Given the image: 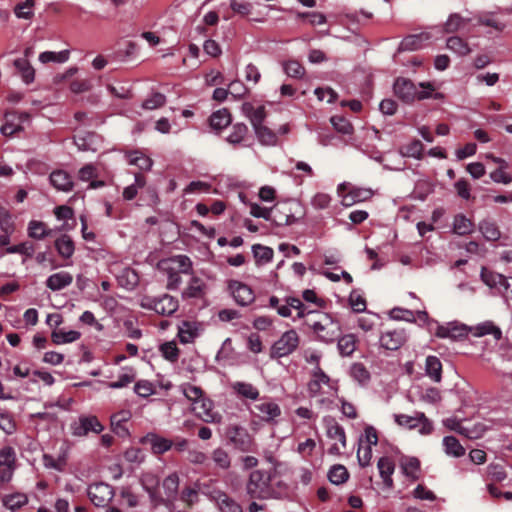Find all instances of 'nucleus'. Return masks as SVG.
<instances>
[{
  "instance_id": "nucleus-1",
  "label": "nucleus",
  "mask_w": 512,
  "mask_h": 512,
  "mask_svg": "<svg viewBox=\"0 0 512 512\" xmlns=\"http://www.w3.org/2000/svg\"><path fill=\"white\" fill-rule=\"evenodd\" d=\"M304 324L313 332L316 339L323 343H333L341 334V325L332 315L311 310L304 305Z\"/></svg>"
},
{
  "instance_id": "nucleus-2",
  "label": "nucleus",
  "mask_w": 512,
  "mask_h": 512,
  "mask_svg": "<svg viewBox=\"0 0 512 512\" xmlns=\"http://www.w3.org/2000/svg\"><path fill=\"white\" fill-rule=\"evenodd\" d=\"M275 472L272 470H253L248 477L246 483V493L250 498L254 499H270L275 498L278 492L274 483Z\"/></svg>"
},
{
  "instance_id": "nucleus-3",
  "label": "nucleus",
  "mask_w": 512,
  "mask_h": 512,
  "mask_svg": "<svg viewBox=\"0 0 512 512\" xmlns=\"http://www.w3.org/2000/svg\"><path fill=\"white\" fill-rule=\"evenodd\" d=\"M304 303L296 297H286L284 303H280V299L276 296L269 298V306L276 309L277 313L282 317H291L293 321L301 319L303 316Z\"/></svg>"
},
{
  "instance_id": "nucleus-4",
  "label": "nucleus",
  "mask_w": 512,
  "mask_h": 512,
  "mask_svg": "<svg viewBox=\"0 0 512 512\" xmlns=\"http://www.w3.org/2000/svg\"><path fill=\"white\" fill-rule=\"evenodd\" d=\"M299 342L298 333L294 329L284 332L272 345L271 358H282L292 354L297 349Z\"/></svg>"
},
{
  "instance_id": "nucleus-5",
  "label": "nucleus",
  "mask_w": 512,
  "mask_h": 512,
  "mask_svg": "<svg viewBox=\"0 0 512 512\" xmlns=\"http://www.w3.org/2000/svg\"><path fill=\"white\" fill-rule=\"evenodd\" d=\"M142 306L154 310L157 314L170 316L177 311L179 302L173 296L164 294L160 297L145 298Z\"/></svg>"
},
{
  "instance_id": "nucleus-6",
  "label": "nucleus",
  "mask_w": 512,
  "mask_h": 512,
  "mask_svg": "<svg viewBox=\"0 0 512 512\" xmlns=\"http://www.w3.org/2000/svg\"><path fill=\"white\" fill-rule=\"evenodd\" d=\"M71 434L75 437L87 436L90 432L99 434L104 426L94 415H81L78 420L70 424Z\"/></svg>"
},
{
  "instance_id": "nucleus-7",
  "label": "nucleus",
  "mask_w": 512,
  "mask_h": 512,
  "mask_svg": "<svg viewBox=\"0 0 512 512\" xmlns=\"http://www.w3.org/2000/svg\"><path fill=\"white\" fill-rule=\"evenodd\" d=\"M87 495L97 507H106L115 495L114 488L104 482L93 483L87 489Z\"/></svg>"
},
{
  "instance_id": "nucleus-8",
  "label": "nucleus",
  "mask_w": 512,
  "mask_h": 512,
  "mask_svg": "<svg viewBox=\"0 0 512 512\" xmlns=\"http://www.w3.org/2000/svg\"><path fill=\"white\" fill-rule=\"evenodd\" d=\"M16 470V452L11 446L0 449V482L8 483L12 480Z\"/></svg>"
},
{
  "instance_id": "nucleus-9",
  "label": "nucleus",
  "mask_w": 512,
  "mask_h": 512,
  "mask_svg": "<svg viewBox=\"0 0 512 512\" xmlns=\"http://www.w3.org/2000/svg\"><path fill=\"white\" fill-rule=\"evenodd\" d=\"M228 287L234 300L240 306H248L255 299L253 290L245 283L238 280H231Z\"/></svg>"
},
{
  "instance_id": "nucleus-10",
  "label": "nucleus",
  "mask_w": 512,
  "mask_h": 512,
  "mask_svg": "<svg viewBox=\"0 0 512 512\" xmlns=\"http://www.w3.org/2000/svg\"><path fill=\"white\" fill-rule=\"evenodd\" d=\"M229 439L233 445L242 452L253 450V439L248 431L240 426H233L228 431Z\"/></svg>"
},
{
  "instance_id": "nucleus-11",
  "label": "nucleus",
  "mask_w": 512,
  "mask_h": 512,
  "mask_svg": "<svg viewBox=\"0 0 512 512\" xmlns=\"http://www.w3.org/2000/svg\"><path fill=\"white\" fill-rule=\"evenodd\" d=\"M408 339L404 329L388 330L381 334L380 345L390 351L398 350Z\"/></svg>"
},
{
  "instance_id": "nucleus-12",
  "label": "nucleus",
  "mask_w": 512,
  "mask_h": 512,
  "mask_svg": "<svg viewBox=\"0 0 512 512\" xmlns=\"http://www.w3.org/2000/svg\"><path fill=\"white\" fill-rule=\"evenodd\" d=\"M192 406L195 415L202 421L207 423H219L221 421V415L213 411V403L210 399L203 397Z\"/></svg>"
},
{
  "instance_id": "nucleus-13",
  "label": "nucleus",
  "mask_w": 512,
  "mask_h": 512,
  "mask_svg": "<svg viewBox=\"0 0 512 512\" xmlns=\"http://www.w3.org/2000/svg\"><path fill=\"white\" fill-rule=\"evenodd\" d=\"M162 270H173L183 274L192 272V261L186 255H175L160 262Z\"/></svg>"
},
{
  "instance_id": "nucleus-14",
  "label": "nucleus",
  "mask_w": 512,
  "mask_h": 512,
  "mask_svg": "<svg viewBox=\"0 0 512 512\" xmlns=\"http://www.w3.org/2000/svg\"><path fill=\"white\" fill-rule=\"evenodd\" d=\"M433 39L432 31H423L418 34H411L405 37L399 45V51H414L421 49L426 43Z\"/></svg>"
},
{
  "instance_id": "nucleus-15",
  "label": "nucleus",
  "mask_w": 512,
  "mask_h": 512,
  "mask_svg": "<svg viewBox=\"0 0 512 512\" xmlns=\"http://www.w3.org/2000/svg\"><path fill=\"white\" fill-rule=\"evenodd\" d=\"M395 94L404 102H412L417 96V87L409 79L398 78L394 83Z\"/></svg>"
},
{
  "instance_id": "nucleus-16",
  "label": "nucleus",
  "mask_w": 512,
  "mask_h": 512,
  "mask_svg": "<svg viewBox=\"0 0 512 512\" xmlns=\"http://www.w3.org/2000/svg\"><path fill=\"white\" fill-rule=\"evenodd\" d=\"M323 385H326L331 390L334 389L329 376L317 367L314 369L312 379L308 383L309 395L315 397L320 394Z\"/></svg>"
},
{
  "instance_id": "nucleus-17",
  "label": "nucleus",
  "mask_w": 512,
  "mask_h": 512,
  "mask_svg": "<svg viewBox=\"0 0 512 512\" xmlns=\"http://www.w3.org/2000/svg\"><path fill=\"white\" fill-rule=\"evenodd\" d=\"M73 282V276L68 271H59L51 274L45 281V285L53 292L69 287Z\"/></svg>"
},
{
  "instance_id": "nucleus-18",
  "label": "nucleus",
  "mask_w": 512,
  "mask_h": 512,
  "mask_svg": "<svg viewBox=\"0 0 512 512\" xmlns=\"http://www.w3.org/2000/svg\"><path fill=\"white\" fill-rule=\"evenodd\" d=\"M468 334L467 327L457 322H450L437 327L436 336L439 338L458 339Z\"/></svg>"
},
{
  "instance_id": "nucleus-19",
  "label": "nucleus",
  "mask_w": 512,
  "mask_h": 512,
  "mask_svg": "<svg viewBox=\"0 0 512 512\" xmlns=\"http://www.w3.org/2000/svg\"><path fill=\"white\" fill-rule=\"evenodd\" d=\"M131 412L129 410H121L110 417L112 431L120 437L129 435L126 423L131 419Z\"/></svg>"
},
{
  "instance_id": "nucleus-20",
  "label": "nucleus",
  "mask_w": 512,
  "mask_h": 512,
  "mask_svg": "<svg viewBox=\"0 0 512 512\" xmlns=\"http://www.w3.org/2000/svg\"><path fill=\"white\" fill-rule=\"evenodd\" d=\"M241 109L243 114L250 120L253 129L263 125L266 118V110L263 105L254 106L252 103L245 102Z\"/></svg>"
},
{
  "instance_id": "nucleus-21",
  "label": "nucleus",
  "mask_w": 512,
  "mask_h": 512,
  "mask_svg": "<svg viewBox=\"0 0 512 512\" xmlns=\"http://www.w3.org/2000/svg\"><path fill=\"white\" fill-rule=\"evenodd\" d=\"M254 409L257 411L256 415L265 422H272L281 415L279 405L272 401L258 403Z\"/></svg>"
},
{
  "instance_id": "nucleus-22",
  "label": "nucleus",
  "mask_w": 512,
  "mask_h": 512,
  "mask_svg": "<svg viewBox=\"0 0 512 512\" xmlns=\"http://www.w3.org/2000/svg\"><path fill=\"white\" fill-rule=\"evenodd\" d=\"M51 185L63 192H69L73 188V181L70 175L64 170H56L50 174L49 177Z\"/></svg>"
},
{
  "instance_id": "nucleus-23",
  "label": "nucleus",
  "mask_w": 512,
  "mask_h": 512,
  "mask_svg": "<svg viewBox=\"0 0 512 512\" xmlns=\"http://www.w3.org/2000/svg\"><path fill=\"white\" fill-rule=\"evenodd\" d=\"M472 20V17H464L459 13H451L443 24V32L448 34L458 32Z\"/></svg>"
},
{
  "instance_id": "nucleus-24",
  "label": "nucleus",
  "mask_w": 512,
  "mask_h": 512,
  "mask_svg": "<svg viewBox=\"0 0 512 512\" xmlns=\"http://www.w3.org/2000/svg\"><path fill=\"white\" fill-rule=\"evenodd\" d=\"M377 468L384 484L391 488L393 486L392 475L395 470L394 462L389 457H381L378 460Z\"/></svg>"
},
{
  "instance_id": "nucleus-25",
  "label": "nucleus",
  "mask_w": 512,
  "mask_h": 512,
  "mask_svg": "<svg viewBox=\"0 0 512 512\" xmlns=\"http://www.w3.org/2000/svg\"><path fill=\"white\" fill-rule=\"evenodd\" d=\"M118 284L126 290H133L139 283L138 273L129 267L121 270L117 275Z\"/></svg>"
},
{
  "instance_id": "nucleus-26",
  "label": "nucleus",
  "mask_w": 512,
  "mask_h": 512,
  "mask_svg": "<svg viewBox=\"0 0 512 512\" xmlns=\"http://www.w3.org/2000/svg\"><path fill=\"white\" fill-rule=\"evenodd\" d=\"M206 284L196 276H193L182 293L184 298H202L205 295Z\"/></svg>"
},
{
  "instance_id": "nucleus-27",
  "label": "nucleus",
  "mask_w": 512,
  "mask_h": 512,
  "mask_svg": "<svg viewBox=\"0 0 512 512\" xmlns=\"http://www.w3.org/2000/svg\"><path fill=\"white\" fill-rule=\"evenodd\" d=\"M400 467L406 477L411 478L412 480H417L419 478L420 461L416 457H401Z\"/></svg>"
},
{
  "instance_id": "nucleus-28",
  "label": "nucleus",
  "mask_w": 512,
  "mask_h": 512,
  "mask_svg": "<svg viewBox=\"0 0 512 512\" xmlns=\"http://www.w3.org/2000/svg\"><path fill=\"white\" fill-rule=\"evenodd\" d=\"M221 512H242V507L225 492L217 491L214 496Z\"/></svg>"
},
{
  "instance_id": "nucleus-29",
  "label": "nucleus",
  "mask_w": 512,
  "mask_h": 512,
  "mask_svg": "<svg viewBox=\"0 0 512 512\" xmlns=\"http://www.w3.org/2000/svg\"><path fill=\"white\" fill-rule=\"evenodd\" d=\"M136 379V372L132 367H123L121 368V371L117 377L116 381L110 382L108 384V387L111 389H121L132 382H134Z\"/></svg>"
},
{
  "instance_id": "nucleus-30",
  "label": "nucleus",
  "mask_w": 512,
  "mask_h": 512,
  "mask_svg": "<svg viewBox=\"0 0 512 512\" xmlns=\"http://www.w3.org/2000/svg\"><path fill=\"white\" fill-rule=\"evenodd\" d=\"M126 158L130 165H134L140 170L149 171L153 166L152 159L137 150L127 153Z\"/></svg>"
},
{
  "instance_id": "nucleus-31",
  "label": "nucleus",
  "mask_w": 512,
  "mask_h": 512,
  "mask_svg": "<svg viewBox=\"0 0 512 512\" xmlns=\"http://www.w3.org/2000/svg\"><path fill=\"white\" fill-rule=\"evenodd\" d=\"M478 228L487 241H497L501 237V232L497 224L490 219L480 221Z\"/></svg>"
},
{
  "instance_id": "nucleus-32",
  "label": "nucleus",
  "mask_w": 512,
  "mask_h": 512,
  "mask_svg": "<svg viewBox=\"0 0 512 512\" xmlns=\"http://www.w3.org/2000/svg\"><path fill=\"white\" fill-rule=\"evenodd\" d=\"M198 336V328L195 323L183 321L178 328V338L181 343H192Z\"/></svg>"
},
{
  "instance_id": "nucleus-33",
  "label": "nucleus",
  "mask_w": 512,
  "mask_h": 512,
  "mask_svg": "<svg viewBox=\"0 0 512 512\" xmlns=\"http://www.w3.org/2000/svg\"><path fill=\"white\" fill-rule=\"evenodd\" d=\"M474 230V223L464 214H457L453 219V232L459 236L470 234Z\"/></svg>"
},
{
  "instance_id": "nucleus-34",
  "label": "nucleus",
  "mask_w": 512,
  "mask_h": 512,
  "mask_svg": "<svg viewBox=\"0 0 512 512\" xmlns=\"http://www.w3.org/2000/svg\"><path fill=\"white\" fill-rule=\"evenodd\" d=\"M481 280L489 287H503L505 288L508 278L502 274L494 273L487 268H482L480 273Z\"/></svg>"
},
{
  "instance_id": "nucleus-35",
  "label": "nucleus",
  "mask_w": 512,
  "mask_h": 512,
  "mask_svg": "<svg viewBox=\"0 0 512 512\" xmlns=\"http://www.w3.org/2000/svg\"><path fill=\"white\" fill-rule=\"evenodd\" d=\"M446 47L458 56H466L471 48L466 40L459 36H451L446 41Z\"/></svg>"
},
{
  "instance_id": "nucleus-36",
  "label": "nucleus",
  "mask_w": 512,
  "mask_h": 512,
  "mask_svg": "<svg viewBox=\"0 0 512 512\" xmlns=\"http://www.w3.org/2000/svg\"><path fill=\"white\" fill-rule=\"evenodd\" d=\"M444 452L451 457L459 458L465 454V448L454 436H445L443 438Z\"/></svg>"
},
{
  "instance_id": "nucleus-37",
  "label": "nucleus",
  "mask_w": 512,
  "mask_h": 512,
  "mask_svg": "<svg viewBox=\"0 0 512 512\" xmlns=\"http://www.w3.org/2000/svg\"><path fill=\"white\" fill-rule=\"evenodd\" d=\"M81 333L76 330L64 331L62 329L54 330L51 334L52 342L56 345L72 343L80 339Z\"/></svg>"
},
{
  "instance_id": "nucleus-38",
  "label": "nucleus",
  "mask_w": 512,
  "mask_h": 512,
  "mask_svg": "<svg viewBox=\"0 0 512 512\" xmlns=\"http://www.w3.org/2000/svg\"><path fill=\"white\" fill-rule=\"evenodd\" d=\"M55 248L59 255L65 259L70 258L75 251L73 240L70 236L66 234L61 235L59 238L56 239Z\"/></svg>"
},
{
  "instance_id": "nucleus-39",
  "label": "nucleus",
  "mask_w": 512,
  "mask_h": 512,
  "mask_svg": "<svg viewBox=\"0 0 512 512\" xmlns=\"http://www.w3.org/2000/svg\"><path fill=\"white\" fill-rule=\"evenodd\" d=\"M14 66L20 72L24 83L30 84L34 81L35 70L26 58H18L14 61Z\"/></svg>"
},
{
  "instance_id": "nucleus-40",
  "label": "nucleus",
  "mask_w": 512,
  "mask_h": 512,
  "mask_svg": "<svg viewBox=\"0 0 512 512\" xmlns=\"http://www.w3.org/2000/svg\"><path fill=\"white\" fill-rule=\"evenodd\" d=\"M426 374L434 381L440 382L442 378V364L438 357L428 356L425 363Z\"/></svg>"
},
{
  "instance_id": "nucleus-41",
  "label": "nucleus",
  "mask_w": 512,
  "mask_h": 512,
  "mask_svg": "<svg viewBox=\"0 0 512 512\" xmlns=\"http://www.w3.org/2000/svg\"><path fill=\"white\" fill-rule=\"evenodd\" d=\"M70 57V51L65 49L59 52H53V51H45L39 54V61L42 64H47L50 62L62 64L69 60Z\"/></svg>"
},
{
  "instance_id": "nucleus-42",
  "label": "nucleus",
  "mask_w": 512,
  "mask_h": 512,
  "mask_svg": "<svg viewBox=\"0 0 512 512\" xmlns=\"http://www.w3.org/2000/svg\"><path fill=\"white\" fill-rule=\"evenodd\" d=\"M337 347L341 356H350L356 349V337L353 334L339 336L336 339Z\"/></svg>"
},
{
  "instance_id": "nucleus-43",
  "label": "nucleus",
  "mask_w": 512,
  "mask_h": 512,
  "mask_svg": "<svg viewBox=\"0 0 512 512\" xmlns=\"http://www.w3.org/2000/svg\"><path fill=\"white\" fill-rule=\"evenodd\" d=\"M255 135L259 142L266 146H276L278 142V137L275 132H273L268 127L261 125L254 128Z\"/></svg>"
},
{
  "instance_id": "nucleus-44",
  "label": "nucleus",
  "mask_w": 512,
  "mask_h": 512,
  "mask_svg": "<svg viewBox=\"0 0 512 512\" xmlns=\"http://www.w3.org/2000/svg\"><path fill=\"white\" fill-rule=\"evenodd\" d=\"M231 123V115L226 108L214 112L210 116V126L215 130H221Z\"/></svg>"
},
{
  "instance_id": "nucleus-45",
  "label": "nucleus",
  "mask_w": 512,
  "mask_h": 512,
  "mask_svg": "<svg viewBox=\"0 0 512 512\" xmlns=\"http://www.w3.org/2000/svg\"><path fill=\"white\" fill-rule=\"evenodd\" d=\"M232 388L238 395H240L243 398L257 400L259 397L258 389L251 383L240 381L235 382L233 383Z\"/></svg>"
},
{
  "instance_id": "nucleus-46",
  "label": "nucleus",
  "mask_w": 512,
  "mask_h": 512,
  "mask_svg": "<svg viewBox=\"0 0 512 512\" xmlns=\"http://www.w3.org/2000/svg\"><path fill=\"white\" fill-rule=\"evenodd\" d=\"M473 19L477 20V25H483L487 27H491L496 31H503L505 28V24L495 18L492 13H482L475 16Z\"/></svg>"
},
{
  "instance_id": "nucleus-47",
  "label": "nucleus",
  "mask_w": 512,
  "mask_h": 512,
  "mask_svg": "<svg viewBox=\"0 0 512 512\" xmlns=\"http://www.w3.org/2000/svg\"><path fill=\"white\" fill-rule=\"evenodd\" d=\"M253 256L259 265L269 263L273 258V250L270 247L263 246L260 244H254L252 246Z\"/></svg>"
},
{
  "instance_id": "nucleus-48",
  "label": "nucleus",
  "mask_w": 512,
  "mask_h": 512,
  "mask_svg": "<svg viewBox=\"0 0 512 512\" xmlns=\"http://www.w3.org/2000/svg\"><path fill=\"white\" fill-rule=\"evenodd\" d=\"M28 502V498L23 493H14L10 495H6L3 498V505L12 511L20 509L22 506L26 505Z\"/></svg>"
},
{
  "instance_id": "nucleus-49",
  "label": "nucleus",
  "mask_w": 512,
  "mask_h": 512,
  "mask_svg": "<svg viewBox=\"0 0 512 512\" xmlns=\"http://www.w3.org/2000/svg\"><path fill=\"white\" fill-rule=\"evenodd\" d=\"M248 133V127L243 123H236L232 126V130L226 138L229 144H240Z\"/></svg>"
},
{
  "instance_id": "nucleus-50",
  "label": "nucleus",
  "mask_w": 512,
  "mask_h": 512,
  "mask_svg": "<svg viewBox=\"0 0 512 512\" xmlns=\"http://www.w3.org/2000/svg\"><path fill=\"white\" fill-rule=\"evenodd\" d=\"M50 234L45 223L37 220H31L28 224V236L37 240L44 239Z\"/></svg>"
},
{
  "instance_id": "nucleus-51",
  "label": "nucleus",
  "mask_w": 512,
  "mask_h": 512,
  "mask_svg": "<svg viewBox=\"0 0 512 512\" xmlns=\"http://www.w3.org/2000/svg\"><path fill=\"white\" fill-rule=\"evenodd\" d=\"M140 482L143 489L149 494L150 498L153 499L159 485L158 477L151 472H147L142 474Z\"/></svg>"
},
{
  "instance_id": "nucleus-52",
  "label": "nucleus",
  "mask_w": 512,
  "mask_h": 512,
  "mask_svg": "<svg viewBox=\"0 0 512 512\" xmlns=\"http://www.w3.org/2000/svg\"><path fill=\"white\" fill-rule=\"evenodd\" d=\"M423 144L419 140H414L408 145L402 147L399 153L402 157L421 159L423 155Z\"/></svg>"
},
{
  "instance_id": "nucleus-53",
  "label": "nucleus",
  "mask_w": 512,
  "mask_h": 512,
  "mask_svg": "<svg viewBox=\"0 0 512 512\" xmlns=\"http://www.w3.org/2000/svg\"><path fill=\"white\" fill-rule=\"evenodd\" d=\"M349 473L343 465H334L328 472L329 481L332 484L340 485L348 480Z\"/></svg>"
},
{
  "instance_id": "nucleus-54",
  "label": "nucleus",
  "mask_w": 512,
  "mask_h": 512,
  "mask_svg": "<svg viewBox=\"0 0 512 512\" xmlns=\"http://www.w3.org/2000/svg\"><path fill=\"white\" fill-rule=\"evenodd\" d=\"M350 376L361 385L370 380V373L362 363H353L350 367Z\"/></svg>"
},
{
  "instance_id": "nucleus-55",
  "label": "nucleus",
  "mask_w": 512,
  "mask_h": 512,
  "mask_svg": "<svg viewBox=\"0 0 512 512\" xmlns=\"http://www.w3.org/2000/svg\"><path fill=\"white\" fill-rule=\"evenodd\" d=\"M179 389L192 405L204 397L202 389L190 383H183Z\"/></svg>"
},
{
  "instance_id": "nucleus-56",
  "label": "nucleus",
  "mask_w": 512,
  "mask_h": 512,
  "mask_svg": "<svg viewBox=\"0 0 512 512\" xmlns=\"http://www.w3.org/2000/svg\"><path fill=\"white\" fill-rule=\"evenodd\" d=\"M0 230L4 233L15 232V221L12 214L3 206H0Z\"/></svg>"
},
{
  "instance_id": "nucleus-57",
  "label": "nucleus",
  "mask_w": 512,
  "mask_h": 512,
  "mask_svg": "<svg viewBox=\"0 0 512 512\" xmlns=\"http://www.w3.org/2000/svg\"><path fill=\"white\" fill-rule=\"evenodd\" d=\"M420 413L421 412H416L413 416L406 414H394V420L399 426L410 430L415 429L419 425Z\"/></svg>"
},
{
  "instance_id": "nucleus-58",
  "label": "nucleus",
  "mask_w": 512,
  "mask_h": 512,
  "mask_svg": "<svg viewBox=\"0 0 512 512\" xmlns=\"http://www.w3.org/2000/svg\"><path fill=\"white\" fill-rule=\"evenodd\" d=\"M34 4V0H25L22 3H18L14 8L15 16L19 19H31L34 15Z\"/></svg>"
},
{
  "instance_id": "nucleus-59",
  "label": "nucleus",
  "mask_w": 512,
  "mask_h": 512,
  "mask_svg": "<svg viewBox=\"0 0 512 512\" xmlns=\"http://www.w3.org/2000/svg\"><path fill=\"white\" fill-rule=\"evenodd\" d=\"M151 448L155 454H163L171 449L173 443L171 440L160 437L157 435H152L150 438Z\"/></svg>"
},
{
  "instance_id": "nucleus-60",
  "label": "nucleus",
  "mask_w": 512,
  "mask_h": 512,
  "mask_svg": "<svg viewBox=\"0 0 512 512\" xmlns=\"http://www.w3.org/2000/svg\"><path fill=\"white\" fill-rule=\"evenodd\" d=\"M179 486V476L177 473L169 474L163 481V488L166 496L172 499L176 496Z\"/></svg>"
},
{
  "instance_id": "nucleus-61",
  "label": "nucleus",
  "mask_w": 512,
  "mask_h": 512,
  "mask_svg": "<svg viewBox=\"0 0 512 512\" xmlns=\"http://www.w3.org/2000/svg\"><path fill=\"white\" fill-rule=\"evenodd\" d=\"M284 72L292 78H302L305 74L304 67L295 60H289L283 65Z\"/></svg>"
},
{
  "instance_id": "nucleus-62",
  "label": "nucleus",
  "mask_w": 512,
  "mask_h": 512,
  "mask_svg": "<svg viewBox=\"0 0 512 512\" xmlns=\"http://www.w3.org/2000/svg\"><path fill=\"white\" fill-rule=\"evenodd\" d=\"M357 459L361 467H366L370 464L372 459V447L370 445H363V439L359 440V448L357 451Z\"/></svg>"
},
{
  "instance_id": "nucleus-63",
  "label": "nucleus",
  "mask_w": 512,
  "mask_h": 512,
  "mask_svg": "<svg viewBox=\"0 0 512 512\" xmlns=\"http://www.w3.org/2000/svg\"><path fill=\"white\" fill-rule=\"evenodd\" d=\"M327 436L331 439L338 440L342 447L345 448L346 446V435L344 428L340 426L338 423L333 422L331 423L327 428Z\"/></svg>"
},
{
  "instance_id": "nucleus-64",
  "label": "nucleus",
  "mask_w": 512,
  "mask_h": 512,
  "mask_svg": "<svg viewBox=\"0 0 512 512\" xmlns=\"http://www.w3.org/2000/svg\"><path fill=\"white\" fill-rule=\"evenodd\" d=\"M134 392L142 398H147L155 393L154 385L148 380H140L134 385Z\"/></svg>"
}]
</instances>
